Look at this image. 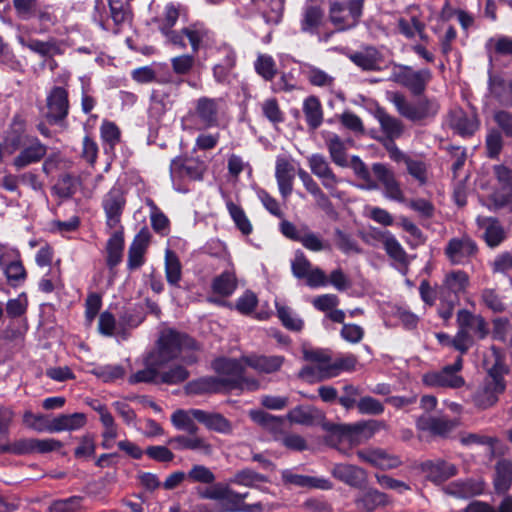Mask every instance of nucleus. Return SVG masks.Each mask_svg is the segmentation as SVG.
Here are the masks:
<instances>
[{
	"mask_svg": "<svg viewBox=\"0 0 512 512\" xmlns=\"http://www.w3.org/2000/svg\"><path fill=\"white\" fill-rule=\"evenodd\" d=\"M303 113L307 125L317 129L323 122V110L320 100L316 96H309L303 102Z\"/></svg>",
	"mask_w": 512,
	"mask_h": 512,
	"instance_id": "nucleus-38",
	"label": "nucleus"
},
{
	"mask_svg": "<svg viewBox=\"0 0 512 512\" xmlns=\"http://www.w3.org/2000/svg\"><path fill=\"white\" fill-rule=\"evenodd\" d=\"M212 291L218 295L228 297L237 288V278L233 270H227L215 277L211 284Z\"/></svg>",
	"mask_w": 512,
	"mask_h": 512,
	"instance_id": "nucleus-39",
	"label": "nucleus"
},
{
	"mask_svg": "<svg viewBox=\"0 0 512 512\" xmlns=\"http://www.w3.org/2000/svg\"><path fill=\"white\" fill-rule=\"evenodd\" d=\"M34 438H23L13 442L7 439L0 443V453L24 455L34 453Z\"/></svg>",
	"mask_w": 512,
	"mask_h": 512,
	"instance_id": "nucleus-47",
	"label": "nucleus"
},
{
	"mask_svg": "<svg viewBox=\"0 0 512 512\" xmlns=\"http://www.w3.org/2000/svg\"><path fill=\"white\" fill-rule=\"evenodd\" d=\"M307 160L311 172L321 181L329 194L332 197L341 198L342 194L337 190L341 180L331 169L326 157L322 154H312Z\"/></svg>",
	"mask_w": 512,
	"mask_h": 512,
	"instance_id": "nucleus-13",
	"label": "nucleus"
},
{
	"mask_svg": "<svg viewBox=\"0 0 512 512\" xmlns=\"http://www.w3.org/2000/svg\"><path fill=\"white\" fill-rule=\"evenodd\" d=\"M198 495L202 499L215 500L219 502L220 512L249 511L240 505L239 493L234 491L227 484L216 483L205 489L199 490Z\"/></svg>",
	"mask_w": 512,
	"mask_h": 512,
	"instance_id": "nucleus-9",
	"label": "nucleus"
},
{
	"mask_svg": "<svg viewBox=\"0 0 512 512\" xmlns=\"http://www.w3.org/2000/svg\"><path fill=\"white\" fill-rule=\"evenodd\" d=\"M432 74L429 69L413 70L409 66L397 65L391 73V80L406 87L415 95H420L426 89Z\"/></svg>",
	"mask_w": 512,
	"mask_h": 512,
	"instance_id": "nucleus-11",
	"label": "nucleus"
},
{
	"mask_svg": "<svg viewBox=\"0 0 512 512\" xmlns=\"http://www.w3.org/2000/svg\"><path fill=\"white\" fill-rule=\"evenodd\" d=\"M287 418L291 423L311 425L314 421V410L309 406H297L289 411Z\"/></svg>",
	"mask_w": 512,
	"mask_h": 512,
	"instance_id": "nucleus-55",
	"label": "nucleus"
},
{
	"mask_svg": "<svg viewBox=\"0 0 512 512\" xmlns=\"http://www.w3.org/2000/svg\"><path fill=\"white\" fill-rule=\"evenodd\" d=\"M326 146L329 151L330 158L336 165L340 167H346L348 165L346 147L338 135H330L326 140Z\"/></svg>",
	"mask_w": 512,
	"mask_h": 512,
	"instance_id": "nucleus-44",
	"label": "nucleus"
},
{
	"mask_svg": "<svg viewBox=\"0 0 512 512\" xmlns=\"http://www.w3.org/2000/svg\"><path fill=\"white\" fill-rule=\"evenodd\" d=\"M86 415L84 413L61 414L53 418L46 426L48 432L75 431L81 429L86 424Z\"/></svg>",
	"mask_w": 512,
	"mask_h": 512,
	"instance_id": "nucleus-24",
	"label": "nucleus"
},
{
	"mask_svg": "<svg viewBox=\"0 0 512 512\" xmlns=\"http://www.w3.org/2000/svg\"><path fill=\"white\" fill-rule=\"evenodd\" d=\"M375 116L380 124L381 130L391 142L402 135L403 124L399 119L381 109L376 111Z\"/></svg>",
	"mask_w": 512,
	"mask_h": 512,
	"instance_id": "nucleus-36",
	"label": "nucleus"
},
{
	"mask_svg": "<svg viewBox=\"0 0 512 512\" xmlns=\"http://www.w3.org/2000/svg\"><path fill=\"white\" fill-rule=\"evenodd\" d=\"M422 470L426 473L427 478L435 483L446 481L457 473V469L453 464L440 459L424 462Z\"/></svg>",
	"mask_w": 512,
	"mask_h": 512,
	"instance_id": "nucleus-28",
	"label": "nucleus"
},
{
	"mask_svg": "<svg viewBox=\"0 0 512 512\" xmlns=\"http://www.w3.org/2000/svg\"><path fill=\"white\" fill-rule=\"evenodd\" d=\"M159 376L162 383L179 384L188 378L189 372L185 367L178 365L168 371L162 372Z\"/></svg>",
	"mask_w": 512,
	"mask_h": 512,
	"instance_id": "nucleus-64",
	"label": "nucleus"
},
{
	"mask_svg": "<svg viewBox=\"0 0 512 512\" xmlns=\"http://www.w3.org/2000/svg\"><path fill=\"white\" fill-rule=\"evenodd\" d=\"M100 133L103 142L107 144L110 149H114V147L120 142L121 132L113 122L104 121L101 124Z\"/></svg>",
	"mask_w": 512,
	"mask_h": 512,
	"instance_id": "nucleus-58",
	"label": "nucleus"
},
{
	"mask_svg": "<svg viewBox=\"0 0 512 512\" xmlns=\"http://www.w3.org/2000/svg\"><path fill=\"white\" fill-rule=\"evenodd\" d=\"M181 33L188 38L193 52L196 53L200 48V44L204 40L209 39L210 31L202 24L196 23L183 28Z\"/></svg>",
	"mask_w": 512,
	"mask_h": 512,
	"instance_id": "nucleus-48",
	"label": "nucleus"
},
{
	"mask_svg": "<svg viewBox=\"0 0 512 512\" xmlns=\"http://www.w3.org/2000/svg\"><path fill=\"white\" fill-rule=\"evenodd\" d=\"M303 71L307 80L313 86L329 89L334 86L335 78L318 67L306 64Z\"/></svg>",
	"mask_w": 512,
	"mask_h": 512,
	"instance_id": "nucleus-45",
	"label": "nucleus"
},
{
	"mask_svg": "<svg viewBox=\"0 0 512 512\" xmlns=\"http://www.w3.org/2000/svg\"><path fill=\"white\" fill-rule=\"evenodd\" d=\"M254 67L256 72L266 81L272 80L277 73L274 59L267 54H260L254 63Z\"/></svg>",
	"mask_w": 512,
	"mask_h": 512,
	"instance_id": "nucleus-54",
	"label": "nucleus"
},
{
	"mask_svg": "<svg viewBox=\"0 0 512 512\" xmlns=\"http://www.w3.org/2000/svg\"><path fill=\"white\" fill-rule=\"evenodd\" d=\"M408 173L420 184L427 182V165L422 160L405 158Z\"/></svg>",
	"mask_w": 512,
	"mask_h": 512,
	"instance_id": "nucleus-61",
	"label": "nucleus"
},
{
	"mask_svg": "<svg viewBox=\"0 0 512 512\" xmlns=\"http://www.w3.org/2000/svg\"><path fill=\"white\" fill-rule=\"evenodd\" d=\"M483 491L482 483L473 480L455 481L446 486L445 492L458 498H469Z\"/></svg>",
	"mask_w": 512,
	"mask_h": 512,
	"instance_id": "nucleus-37",
	"label": "nucleus"
},
{
	"mask_svg": "<svg viewBox=\"0 0 512 512\" xmlns=\"http://www.w3.org/2000/svg\"><path fill=\"white\" fill-rule=\"evenodd\" d=\"M468 276L463 271H453L446 275L445 286L453 293L464 291L468 285Z\"/></svg>",
	"mask_w": 512,
	"mask_h": 512,
	"instance_id": "nucleus-57",
	"label": "nucleus"
},
{
	"mask_svg": "<svg viewBox=\"0 0 512 512\" xmlns=\"http://www.w3.org/2000/svg\"><path fill=\"white\" fill-rule=\"evenodd\" d=\"M281 478L283 483L289 486L301 488H318L322 490H329L332 488V483L328 479L301 475L288 469L282 471Z\"/></svg>",
	"mask_w": 512,
	"mask_h": 512,
	"instance_id": "nucleus-20",
	"label": "nucleus"
},
{
	"mask_svg": "<svg viewBox=\"0 0 512 512\" xmlns=\"http://www.w3.org/2000/svg\"><path fill=\"white\" fill-rule=\"evenodd\" d=\"M197 349V343L188 335L173 329H165L159 337L157 351L152 354L158 359L156 364L165 365L183 353Z\"/></svg>",
	"mask_w": 512,
	"mask_h": 512,
	"instance_id": "nucleus-6",
	"label": "nucleus"
},
{
	"mask_svg": "<svg viewBox=\"0 0 512 512\" xmlns=\"http://www.w3.org/2000/svg\"><path fill=\"white\" fill-rule=\"evenodd\" d=\"M267 482V477L250 469L245 468L237 471L230 479L229 483L240 486L256 488L260 483Z\"/></svg>",
	"mask_w": 512,
	"mask_h": 512,
	"instance_id": "nucleus-42",
	"label": "nucleus"
},
{
	"mask_svg": "<svg viewBox=\"0 0 512 512\" xmlns=\"http://www.w3.org/2000/svg\"><path fill=\"white\" fill-rule=\"evenodd\" d=\"M192 414L195 420L203 424L210 431L225 435H229L233 432L231 421L220 413L193 409Z\"/></svg>",
	"mask_w": 512,
	"mask_h": 512,
	"instance_id": "nucleus-18",
	"label": "nucleus"
},
{
	"mask_svg": "<svg viewBox=\"0 0 512 512\" xmlns=\"http://www.w3.org/2000/svg\"><path fill=\"white\" fill-rule=\"evenodd\" d=\"M295 174V167L289 159L285 157H277L275 177L279 192L283 198H287L292 193Z\"/></svg>",
	"mask_w": 512,
	"mask_h": 512,
	"instance_id": "nucleus-19",
	"label": "nucleus"
},
{
	"mask_svg": "<svg viewBox=\"0 0 512 512\" xmlns=\"http://www.w3.org/2000/svg\"><path fill=\"white\" fill-rule=\"evenodd\" d=\"M331 474L337 480L351 487H360L366 482L365 471L355 465L339 463L331 469Z\"/></svg>",
	"mask_w": 512,
	"mask_h": 512,
	"instance_id": "nucleus-21",
	"label": "nucleus"
},
{
	"mask_svg": "<svg viewBox=\"0 0 512 512\" xmlns=\"http://www.w3.org/2000/svg\"><path fill=\"white\" fill-rule=\"evenodd\" d=\"M512 484V461L501 459L495 466L494 487L497 493H505Z\"/></svg>",
	"mask_w": 512,
	"mask_h": 512,
	"instance_id": "nucleus-35",
	"label": "nucleus"
},
{
	"mask_svg": "<svg viewBox=\"0 0 512 512\" xmlns=\"http://www.w3.org/2000/svg\"><path fill=\"white\" fill-rule=\"evenodd\" d=\"M204 249L210 256L223 259L229 266H232L231 256L224 242L218 239H212L205 245Z\"/></svg>",
	"mask_w": 512,
	"mask_h": 512,
	"instance_id": "nucleus-62",
	"label": "nucleus"
},
{
	"mask_svg": "<svg viewBox=\"0 0 512 512\" xmlns=\"http://www.w3.org/2000/svg\"><path fill=\"white\" fill-rule=\"evenodd\" d=\"M357 409L363 415H380L384 412V405L371 396H364L358 400Z\"/></svg>",
	"mask_w": 512,
	"mask_h": 512,
	"instance_id": "nucleus-59",
	"label": "nucleus"
},
{
	"mask_svg": "<svg viewBox=\"0 0 512 512\" xmlns=\"http://www.w3.org/2000/svg\"><path fill=\"white\" fill-rule=\"evenodd\" d=\"M305 360L316 363L317 368L323 377L329 378L332 359L329 353L322 349L303 348Z\"/></svg>",
	"mask_w": 512,
	"mask_h": 512,
	"instance_id": "nucleus-41",
	"label": "nucleus"
},
{
	"mask_svg": "<svg viewBox=\"0 0 512 512\" xmlns=\"http://www.w3.org/2000/svg\"><path fill=\"white\" fill-rule=\"evenodd\" d=\"M477 224L483 230V238L488 246L496 247L505 239L504 229L496 219L479 216Z\"/></svg>",
	"mask_w": 512,
	"mask_h": 512,
	"instance_id": "nucleus-29",
	"label": "nucleus"
},
{
	"mask_svg": "<svg viewBox=\"0 0 512 512\" xmlns=\"http://www.w3.org/2000/svg\"><path fill=\"white\" fill-rule=\"evenodd\" d=\"M18 41L23 47L28 48L30 51L42 57H52L62 53L61 47L55 39L41 41L33 38L26 39L19 37Z\"/></svg>",
	"mask_w": 512,
	"mask_h": 512,
	"instance_id": "nucleus-30",
	"label": "nucleus"
},
{
	"mask_svg": "<svg viewBox=\"0 0 512 512\" xmlns=\"http://www.w3.org/2000/svg\"><path fill=\"white\" fill-rule=\"evenodd\" d=\"M357 455L360 460L380 469H393L400 465L397 456L390 455L382 449L359 450Z\"/></svg>",
	"mask_w": 512,
	"mask_h": 512,
	"instance_id": "nucleus-22",
	"label": "nucleus"
},
{
	"mask_svg": "<svg viewBox=\"0 0 512 512\" xmlns=\"http://www.w3.org/2000/svg\"><path fill=\"white\" fill-rule=\"evenodd\" d=\"M24 145L25 147L13 160V165L17 169L41 161L47 153V147L37 137H26Z\"/></svg>",
	"mask_w": 512,
	"mask_h": 512,
	"instance_id": "nucleus-16",
	"label": "nucleus"
},
{
	"mask_svg": "<svg viewBox=\"0 0 512 512\" xmlns=\"http://www.w3.org/2000/svg\"><path fill=\"white\" fill-rule=\"evenodd\" d=\"M165 275L169 285L179 286L182 279V265L177 255L170 250L165 254Z\"/></svg>",
	"mask_w": 512,
	"mask_h": 512,
	"instance_id": "nucleus-43",
	"label": "nucleus"
},
{
	"mask_svg": "<svg viewBox=\"0 0 512 512\" xmlns=\"http://www.w3.org/2000/svg\"><path fill=\"white\" fill-rule=\"evenodd\" d=\"M463 368V359L458 356L453 364L444 366L440 371L429 372L423 375L422 381L429 387L460 388L465 380L459 374Z\"/></svg>",
	"mask_w": 512,
	"mask_h": 512,
	"instance_id": "nucleus-10",
	"label": "nucleus"
},
{
	"mask_svg": "<svg viewBox=\"0 0 512 512\" xmlns=\"http://www.w3.org/2000/svg\"><path fill=\"white\" fill-rule=\"evenodd\" d=\"M107 242V265L110 269L117 266L121 260L124 249L123 228L113 229Z\"/></svg>",
	"mask_w": 512,
	"mask_h": 512,
	"instance_id": "nucleus-31",
	"label": "nucleus"
},
{
	"mask_svg": "<svg viewBox=\"0 0 512 512\" xmlns=\"http://www.w3.org/2000/svg\"><path fill=\"white\" fill-rule=\"evenodd\" d=\"M205 170V163L195 158L177 157L170 164V175L173 183L183 179L200 180Z\"/></svg>",
	"mask_w": 512,
	"mask_h": 512,
	"instance_id": "nucleus-14",
	"label": "nucleus"
},
{
	"mask_svg": "<svg viewBox=\"0 0 512 512\" xmlns=\"http://www.w3.org/2000/svg\"><path fill=\"white\" fill-rule=\"evenodd\" d=\"M389 100L401 116L413 122L435 117L440 108L435 98L421 97L417 101L411 102L398 92L391 93Z\"/></svg>",
	"mask_w": 512,
	"mask_h": 512,
	"instance_id": "nucleus-7",
	"label": "nucleus"
},
{
	"mask_svg": "<svg viewBox=\"0 0 512 512\" xmlns=\"http://www.w3.org/2000/svg\"><path fill=\"white\" fill-rule=\"evenodd\" d=\"M382 427L384 424L377 420L337 425L331 429L327 442L342 454L349 455L353 446L371 438Z\"/></svg>",
	"mask_w": 512,
	"mask_h": 512,
	"instance_id": "nucleus-2",
	"label": "nucleus"
},
{
	"mask_svg": "<svg viewBox=\"0 0 512 512\" xmlns=\"http://www.w3.org/2000/svg\"><path fill=\"white\" fill-rule=\"evenodd\" d=\"M148 246V238L144 234H138L133 240L128 250L127 267L129 270H135L144 263V255Z\"/></svg>",
	"mask_w": 512,
	"mask_h": 512,
	"instance_id": "nucleus-34",
	"label": "nucleus"
},
{
	"mask_svg": "<svg viewBox=\"0 0 512 512\" xmlns=\"http://www.w3.org/2000/svg\"><path fill=\"white\" fill-rule=\"evenodd\" d=\"M324 23V12L319 5L307 4L304 6L300 20V29L304 33L317 34Z\"/></svg>",
	"mask_w": 512,
	"mask_h": 512,
	"instance_id": "nucleus-27",
	"label": "nucleus"
},
{
	"mask_svg": "<svg viewBox=\"0 0 512 512\" xmlns=\"http://www.w3.org/2000/svg\"><path fill=\"white\" fill-rule=\"evenodd\" d=\"M286 0H267L262 16L269 25H278L283 18Z\"/></svg>",
	"mask_w": 512,
	"mask_h": 512,
	"instance_id": "nucleus-51",
	"label": "nucleus"
},
{
	"mask_svg": "<svg viewBox=\"0 0 512 512\" xmlns=\"http://www.w3.org/2000/svg\"><path fill=\"white\" fill-rule=\"evenodd\" d=\"M214 368L219 374L216 377H204L188 383L186 390L190 394H211L232 389L254 390L258 388L255 380L244 377L242 363L234 359H219Z\"/></svg>",
	"mask_w": 512,
	"mask_h": 512,
	"instance_id": "nucleus-1",
	"label": "nucleus"
},
{
	"mask_svg": "<svg viewBox=\"0 0 512 512\" xmlns=\"http://www.w3.org/2000/svg\"><path fill=\"white\" fill-rule=\"evenodd\" d=\"M449 125L461 136H471L479 128L478 117L468 115L462 109H454L449 115Z\"/></svg>",
	"mask_w": 512,
	"mask_h": 512,
	"instance_id": "nucleus-23",
	"label": "nucleus"
},
{
	"mask_svg": "<svg viewBox=\"0 0 512 512\" xmlns=\"http://www.w3.org/2000/svg\"><path fill=\"white\" fill-rule=\"evenodd\" d=\"M125 206L126 198L123 188L120 185H114L102 199V208L108 229L123 228L121 219Z\"/></svg>",
	"mask_w": 512,
	"mask_h": 512,
	"instance_id": "nucleus-12",
	"label": "nucleus"
},
{
	"mask_svg": "<svg viewBox=\"0 0 512 512\" xmlns=\"http://www.w3.org/2000/svg\"><path fill=\"white\" fill-rule=\"evenodd\" d=\"M46 118L50 123H58L65 119L69 112L68 92L63 87L51 89L46 99Z\"/></svg>",
	"mask_w": 512,
	"mask_h": 512,
	"instance_id": "nucleus-15",
	"label": "nucleus"
},
{
	"mask_svg": "<svg viewBox=\"0 0 512 512\" xmlns=\"http://www.w3.org/2000/svg\"><path fill=\"white\" fill-rule=\"evenodd\" d=\"M365 0H330L328 19L336 32L356 28L363 16Z\"/></svg>",
	"mask_w": 512,
	"mask_h": 512,
	"instance_id": "nucleus-4",
	"label": "nucleus"
},
{
	"mask_svg": "<svg viewBox=\"0 0 512 512\" xmlns=\"http://www.w3.org/2000/svg\"><path fill=\"white\" fill-rule=\"evenodd\" d=\"M242 361L259 373H274L280 370L285 358L280 355H251L243 357Z\"/></svg>",
	"mask_w": 512,
	"mask_h": 512,
	"instance_id": "nucleus-26",
	"label": "nucleus"
},
{
	"mask_svg": "<svg viewBox=\"0 0 512 512\" xmlns=\"http://www.w3.org/2000/svg\"><path fill=\"white\" fill-rule=\"evenodd\" d=\"M82 497L72 496L55 500L49 506V512H78L81 508Z\"/></svg>",
	"mask_w": 512,
	"mask_h": 512,
	"instance_id": "nucleus-56",
	"label": "nucleus"
},
{
	"mask_svg": "<svg viewBox=\"0 0 512 512\" xmlns=\"http://www.w3.org/2000/svg\"><path fill=\"white\" fill-rule=\"evenodd\" d=\"M131 1L132 0H108L110 13L107 15L103 0H96L93 14L94 21H96L103 30L111 31L114 34L120 33L132 23L133 11Z\"/></svg>",
	"mask_w": 512,
	"mask_h": 512,
	"instance_id": "nucleus-3",
	"label": "nucleus"
},
{
	"mask_svg": "<svg viewBox=\"0 0 512 512\" xmlns=\"http://www.w3.org/2000/svg\"><path fill=\"white\" fill-rule=\"evenodd\" d=\"M488 91L496 101L506 105L510 95V80L507 81L498 74L489 73Z\"/></svg>",
	"mask_w": 512,
	"mask_h": 512,
	"instance_id": "nucleus-40",
	"label": "nucleus"
},
{
	"mask_svg": "<svg viewBox=\"0 0 512 512\" xmlns=\"http://www.w3.org/2000/svg\"><path fill=\"white\" fill-rule=\"evenodd\" d=\"M350 60L363 70L373 71L379 68L381 55L374 47H366L362 51L349 56Z\"/></svg>",
	"mask_w": 512,
	"mask_h": 512,
	"instance_id": "nucleus-32",
	"label": "nucleus"
},
{
	"mask_svg": "<svg viewBox=\"0 0 512 512\" xmlns=\"http://www.w3.org/2000/svg\"><path fill=\"white\" fill-rule=\"evenodd\" d=\"M276 309L279 319L287 329L300 331L303 328V320L295 315L289 307L276 303Z\"/></svg>",
	"mask_w": 512,
	"mask_h": 512,
	"instance_id": "nucleus-53",
	"label": "nucleus"
},
{
	"mask_svg": "<svg viewBox=\"0 0 512 512\" xmlns=\"http://www.w3.org/2000/svg\"><path fill=\"white\" fill-rule=\"evenodd\" d=\"M388 503V496L374 488L364 490L355 499L356 508L360 512H373L378 508L385 507Z\"/></svg>",
	"mask_w": 512,
	"mask_h": 512,
	"instance_id": "nucleus-25",
	"label": "nucleus"
},
{
	"mask_svg": "<svg viewBox=\"0 0 512 512\" xmlns=\"http://www.w3.org/2000/svg\"><path fill=\"white\" fill-rule=\"evenodd\" d=\"M4 273L12 286H18L26 278L25 268L19 260L12 261L6 265Z\"/></svg>",
	"mask_w": 512,
	"mask_h": 512,
	"instance_id": "nucleus-60",
	"label": "nucleus"
},
{
	"mask_svg": "<svg viewBox=\"0 0 512 512\" xmlns=\"http://www.w3.org/2000/svg\"><path fill=\"white\" fill-rule=\"evenodd\" d=\"M477 252V246L468 237L451 239L445 249L447 257L453 264H463Z\"/></svg>",
	"mask_w": 512,
	"mask_h": 512,
	"instance_id": "nucleus-17",
	"label": "nucleus"
},
{
	"mask_svg": "<svg viewBox=\"0 0 512 512\" xmlns=\"http://www.w3.org/2000/svg\"><path fill=\"white\" fill-rule=\"evenodd\" d=\"M158 359L151 353L146 359V367L137 371L129 377V383H150L155 382L159 375V370L164 366L163 363L156 364Z\"/></svg>",
	"mask_w": 512,
	"mask_h": 512,
	"instance_id": "nucleus-33",
	"label": "nucleus"
},
{
	"mask_svg": "<svg viewBox=\"0 0 512 512\" xmlns=\"http://www.w3.org/2000/svg\"><path fill=\"white\" fill-rule=\"evenodd\" d=\"M485 144L487 156L489 158H497L503 146V138L501 133L496 129L490 130L486 136Z\"/></svg>",
	"mask_w": 512,
	"mask_h": 512,
	"instance_id": "nucleus-63",
	"label": "nucleus"
},
{
	"mask_svg": "<svg viewBox=\"0 0 512 512\" xmlns=\"http://www.w3.org/2000/svg\"><path fill=\"white\" fill-rule=\"evenodd\" d=\"M187 479L192 483H200L210 486L216 484V476L213 471L202 464L192 465L187 473Z\"/></svg>",
	"mask_w": 512,
	"mask_h": 512,
	"instance_id": "nucleus-50",
	"label": "nucleus"
},
{
	"mask_svg": "<svg viewBox=\"0 0 512 512\" xmlns=\"http://www.w3.org/2000/svg\"><path fill=\"white\" fill-rule=\"evenodd\" d=\"M226 103L222 98L200 97L195 101L194 109L188 115L198 129L220 127L226 115Z\"/></svg>",
	"mask_w": 512,
	"mask_h": 512,
	"instance_id": "nucleus-8",
	"label": "nucleus"
},
{
	"mask_svg": "<svg viewBox=\"0 0 512 512\" xmlns=\"http://www.w3.org/2000/svg\"><path fill=\"white\" fill-rule=\"evenodd\" d=\"M508 372L505 365L496 359L494 365L488 369V374L476 390L473 401L482 409L493 406L498 401V396L504 392L506 385L504 375Z\"/></svg>",
	"mask_w": 512,
	"mask_h": 512,
	"instance_id": "nucleus-5",
	"label": "nucleus"
},
{
	"mask_svg": "<svg viewBox=\"0 0 512 512\" xmlns=\"http://www.w3.org/2000/svg\"><path fill=\"white\" fill-rule=\"evenodd\" d=\"M226 206L237 228L244 235H249L253 228L243 209L232 201L227 202Z\"/></svg>",
	"mask_w": 512,
	"mask_h": 512,
	"instance_id": "nucleus-52",
	"label": "nucleus"
},
{
	"mask_svg": "<svg viewBox=\"0 0 512 512\" xmlns=\"http://www.w3.org/2000/svg\"><path fill=\"white\" fill-rule=\"evenodd\" d=\"M381 240L386 253L400 264L407 263V254L397 239L389 232L381 234Z\"/></svg>",
	"mask_w": 512,
	"mask_h": 512,
	"instance_id": "nucleus-46",
	"label": "nucleus"
},
{
	"mask_svg": "<svg viewBox=\"0 0 512 512\" xmlns=\"http://www.w3.org/2000/svg\"><path fill=\"white\" fill-rule=\"evenodd\" d=\"M304 248L312 252H320L331 249V245L328 241L321 238L320 235L311 231L307 226L304 225V233L299 241Z\"/></svg>",
	"mask_w": 512,
	"mask_h": 512,
	"instance_id": "nucleus-49",
	"label": "nucleus"
}]
</instances>
